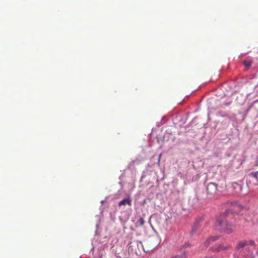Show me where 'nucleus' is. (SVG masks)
<instances>
[{"mask_svg": "<svg viewBox=\"0 0 258 258\" xmlns=\"http://www.w3.org/2000/svg\"><path fill=\"white\" fill-rule=\"evenodd\" d=\"M248 244V242L247 241H239L238 244L236 246L237 250L239 249L240 248H243Z\"/></svg>", "mask_w": 258, "mask_h": 258, "instance_id": "obj_5", "label": "nucleus"}, {"mask_svg": "<svg viewBox=\"0 0 258 258\" xmlns=\"http://www.w3.org/2000/svg\"><path fill=\"white\" fill-rule=\"evenodd\" d=\"M249 244H254V241H249Z\"/></svg>", "mask_w": 258, "mask_h": 258, "instance_id": "obj_11", "label": "nucleus"}, {"mask_svg": "<svg viewBox=\"0 0 258 258\" xmlns=\"http://www.w3.org/2000/svg\"><path fill=\"white\" fill-rule=\"evenodd\" d=\"M252 63V61L250 60H244L243 61V64L247 68H249Z\"/></svg>", "mask_w": 258, "mask_h": 258, "instance_id": "obj_8", "label": "nucleus"}, {"mask_svg": "<svg viewBox=\"0 0 258 258\" xmlns=\"http://www.w3.org/2000/svg\"><path fill=\"white\" fill-rule=\"evenodd\" d=\"M188 253V252L187 251H184L180 255H176L172 258H187Z\"/></svg>", "mask_w": 258, "mask_h": 258, "instance_id": "obj_7", "label": "nucleus"}, {"mask_svg": "<svg viewBox=\"0 0 258 258\" xmlns=\"http://www.w3.org/2000/svg\"><path fill=\"white\" fill-rule=\"evenodd\" d=\"M231 248V246L230 245H219L218 246H215L212 247L211 249L212 251L214 252H219L220 251H226L230 249Z\"/></svg>", "mask_w": 258, "mask_h": 258, "instance_id": "obj_3", "label": "nucleus"}, {"mask_svg": "<svg viewBox=\"0 0 258 258\" xmlns=\"http://www.w3.org/2000/svg\"><path fill=\"white\" fill-rule=\"evenodd\" d=\"M126 205H128V206H131L132 205V200L129 197L123 199L118 203V206H125Z\"/></svg>", "mask_w": 258, "mask_h": 258, "instance_id": "obj_4", "label": "nucleus"}, {"mask_svg": "<svg viewBox=\"0 0 258 258\" xmlns=\"http://www.w3.org/2000/svg\"><path fill=\"white\" fill-rule=\"evenodd\" d=\"M218 238L219 236H217L210 237L205 242L206 246H208L210 244L211 241H215L218 239Z\"/></svg>", "mask_w": 258, "mask_h": 258, "instance_id": "obj_6", "label": "nucleus"}, {"mask_svg": "<svg viewBox=\"0 0 258 258\" xmlns=\"http://www.w3.org/2000/svg\"><path fill=\"white\" fill-rule=\"evenodd\" d=\"M250 175L252 176L256 179H258V171L251 172L250 173Z\"/></svg>", "mask_w": 258, "mask_h": 258, "instance_id": "obj_9", "label": "nucleus"}, {"mask_svg": "<svg viewBox=\"0 0 258 258\" xmlns=\"http://www.w3.org/2000/svg\"><path fill=\"white\" fill-rule=\"evenodd\" d=\"M225 214L220 215L216 221V223L218 224L219 229L226 233H231L233 232L234 226L229 224L225 218Z\"/></svg>", "mask_w": 258, "mask_h": 258, "instance_id": "obj_1", "label": "nucleus"}, {"mask_svg": "<svg viewBox=\"0 0 258 258\" xmlns=\"http://www.w3.org/2000/svg\"><path fill=\"white\" fill-rule=\"evenodd\" d=\"M205 258H215V257H213V256H210V257H206Z\"/></svg>", "mask_w": 258, "mask_h": 258, "instance_id": "obj_12", "label": "nucleus"}, {"mask_svg": "<svg viewBox=\"0 0 258 258\" xmlns=\"http://www.w3.org/2000/svg\"><path fill=\"white\" fill-rule=\"evenodd\" d=\"M218 185L215 183L211 182L207 186V193L210 195H214L217 192Z\"/></svg>", "mask_w": 258, "mask_h": 258, "instance_id": "obj_2", "label": "nucleus"}, {"mask_svg": "<svg viewBox=\"0 0 258 258\" xmlns=\"http://www.w3.org/2000/svg\"><path fill=\"white\" fill-rule=\"evenodd\" d=\"M139 222L140 223V224L141 226L144 225V224L145 223L144 219L142 217H140L139 219Z\"/></svg>", "mask_w": 258, "mask_h": 258, "instance_id": "obj_10", "label": "nucleus"}]
</instances>
